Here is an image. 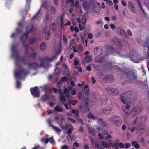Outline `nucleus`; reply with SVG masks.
Segmentation results:
<instances>
[{"mask_svg":"<svg viewBox=\"0 0 149 149\" xmlns=\"http://www.w3.org/2000/svg\"><path fill=\"white\" fill-rule=\"evenodd\" d=\"M36 38L34 36H32L29 38V42L30 44L33 43L36 40Z\"/></svg>","mask_w":149,"mask_h":149,"instance_id":"obj_36","label":"nucleus"},{"mask_svg":"<svg viewBox=\"0 0 149 149\" xmlns=\"http://www.w3.org/2000/svg\"><path fill=\"white\" fill-rule=\"evenodd\" d=\"M28 74L26 70L23 68H21L18 71H15V76L17 78H21L22 75H26Z\"/></svg>","mask_w":149,"mask_h":149,"instance_id":"obj_8","label":"nucleus"},{"mask_svg":"<svg viewBox=\"0 0 149 149\" xmlns=\"http://www.w3.org/2000/svg\"><path fill=\"white\" fill-rule=\"evenodd\" d=\"M107 89L108 92L112 95L116 96L119 94L118 91L115 88H108Z\"/></svg>","mask_w":149,"mask_h":149,"instance_id":"obj_12","label":"nucleus"},{"mask_svg":"<svg viewBox=\"0 0 149 149\" xmlns=\"http://www.w3.org/2000/svg\"><path fill=\"white\" fill-rule=\"evenodd\" d=\"M67 139L70 141H74L75 140V136H71V135H68L67 136Z\"/></svg>","mask_w":149,"mask_h":149,"instance_id":"obj_30","label":"nucleus"},{"mask_svg":"<svg viewBox=\"0 0 149 149\" xmlns=\"http://www.w3.org/2000/svg\"><path fill=\"white\" fill-rule=\"evenodd\" d=\"M128 7L130 10L132 12L135 13L136 10L135 8L133 3L131 1H129L128 3Z\"/></svg>","mask_w":149,"mask_h":149,"instance_id":"obj_20","label":"nucleus"},{"mask_svg":"<svg viewBox=\"0 0 149 149\" xmlns=\"http://www.w3.org/2000/svg\"><path fill=\"white\" fill-rule=\"evenodd\" d=\"M83 47L81 44L79 45V49H76V51H77V52L80 53L83 50Z\"/></svg>","mask_w":149,"mask_h":149,"instance_id":"obj_39","label":"nucleus"},{"mask_svg":"<svg viewBox=\"0 0 149 149\" xmlns=\"http://www.w3.org/2000/svg\"><path fill=\"white\" fill-rule=\"evenodd\" d=\"M45 94L43 95L41 97L42 100L43 101H45L47 100L48 98V96L47 94V89L46 87H45L43 88Z\"/></svg>","mask_w":149,"mask_h":149,"instance_id":"obj_22","label":"nucleus"},{"mask_svg":"<svg viewBox=\"0 0 149 149\" xmlns=\"http://www.w3.org/2000/svg\"><path fill=\"white\" fill-rule=\"evenodd\" d=\"M142 109L137 107H134L132 109L131 112V115L132 117L134 118L141 111Z\"/></svg>","mask_w":149,"mask_h":149,"instance_id":"obj_9","label":"nucleus"},{"mask_svg":"<svg viewBox=\"0 0 149 149\" xmlns=\"http://www.w3.org/2000/svg\"><path fill=\"white\" fill-rule=\"evenodd\" d=\"M120 31H119L121 35L125 37L126 36V32L123 29H120Z\"/></svg>","mask_w":149,"mask_h":149,"instance_id":"obj_44","label":"nucleus"},{"mask_svg":"<svg viewBox=\"0 0 149 149\" xmlns=\"http://www.w3.org/2000/svg\"><path fill=\"white\" fill-rule=\"evenodd\" d=\"M108 120L112 124L116 126L120 125L122 122L121 119L120 117L116 115H113L111 118H109Z\"/></svg>","mask_w":149,"mask_h":149,"instance_id":"obj_4","label":"nucleus"},{"mask_svg":"<svg viewBox=\"0 0 149 149\" xmlns=\"http://www.w3.org/2000/svg\"><path fill=\"white\" fill-rule=\"evenodd\" d=\"M16 31L17 33H20L22 31V28H17L16 29Z\"/></svg>","mask_w":149,"mask_h":149,"instance_id":"obj_63","label":"nucleus"},{"mask_svg":"<svg viewBox=\"0 0 149 149\" xmlns=\"http://www.w3.org/2000/svg\"><path fill=\"white\" fill-rule=\"evenodd\" d=\"M102 145L105 148H107L109 145L108 143H106L104 141H103L102 143Z\"/></svg>","mask_w":149,"mask_h":149,"instance_id":"obj_58","label":"nucleus"},{"mask_svg":"<svg viewBox=\"0 0 149 149\" xmlns=\"http://www.w3.org/2000/svg\"><path fill=\"white\" fill-rule=\"evenodd\" d=\"M37 55V54L36 53H32L29 56L31 58L34 59L36 58Z\"/></svg>","mask_w":149,"mask_h":149,"instance_id":"obj_41","label":"nucleus"},{"mask_svg":"<svg viewBox=\"0 0 149 149\" xmlns=\"http://www.w3.org/2000/svg\"><path fill=\"white\" fill-rule=\"evenodd\" d=\"M106 69H109L112 67L111 64L109 63H107L105 65Z\"/></svg>","mask_w":149,"mask_h":149,"instance_id":"obj_56","label":"nucleus"},{"mask_svg":"<svg viewBox=\"0 0 149 149\" xmlns=\"http://www.w3.org/2000/svg\"><path fill=\"white\" fill-rule=\"evenodd\" d=\"M84 91L85 93L87 95H89L90 94V89L88 84H86L84 86Z\"/></svg>","mask_w":149,"mask_h":149,"instance_id":"obj_25","label":"nucleus"},{"mask_svg":"<svg viewBox=\"0 0 149 149\" xmlns=\"http://www.w3.org/2000/svg\"><path fill=\"white\" fill-rule=\"evenodd\" d=\"M101 10L100 4L98 2H95L94 4V11L95 12L98 13Z\"/></svg>","mask_w":149,"mask_h":149,"instance_id":"obj_18","label":"nucleus"},{"mask_svg":"<svg viewBox=\"0 0 149 149\" xmlns=\"http://www.w3.org/2000/svg\"><path fill=\"white\" fill-rule=\"evenodd\" d=\"M69 48L70 49H73V51L75 52V53H77V51H76V49H75V47L74 46H73V43H70L69 46Z\"/></svg>","mask_w":149,"mask_h":149,"instance_id":"obj_46","label":"nucleus"},{"mask_svg":"<svg viewBox=\"0 0 149 149\" xmlns=\"http://www.w3.org/2000/svg\"><path fill=\"white\" fill-rule=\"evenodd\" d=\"M112 110L113 109L111 107H107L104 108L102 111L104 114L108 115L111 113Z\"/></svg>","mask_w":149,"mask_h":149,"instance_id":"obj_17","label":"nucleus"},{"mask_svg":"<svg viewBox=\"0 0 149 149\" xmlns=\"http://www.w3.org/2000/svg\"><path fill=\"white\" fill-rule=\"evenodd\" d=\"M72 113L76 116H78L79 115V111L78 110L73 109L72 110Z\"/></svg>","mask_w":149,"mask_h":149,"instance_id":"obj_45","label":"nucleus"},{"mask_svg":"<svg viewBox=\"0 0 149 149\" xmlns=\"http://www.w3.org/2000/svg\"><path fill=\"white\" fill-rule=\"evenodd\" d=\"M94 123L98 129V130L97 131L95 130V131H94V132H98V130L100 129V126L105 127L107 126L105 123L103 121L102 119L97 117L94 116Z\"/></svg>","mask_w":149,"mask_h":149,"instance_id":"obj_5","label":"nucleus"},{"mask_svg":"<svg viewBox=\"0 0 149 149\" xmlns=\"http://www.w3.org/2000/svg\"><path fill=\"white\" fill-rule=\"evenodd\" d=\"M57 54H56V55L52 57L51 58H49L48 57H45L43 58H42L41 60V62H42V64L41 65H43V62L44 61L45 63L48 62V65H49V62L51 61L52 60L54 59H57Z\"/></svg>","mask_w":149,"mask_h":149,"instance_id":"obj_13","label":"nucleus"},{"mask_svg":"<svg viewBox=\"0 0 149 149\" xmlns=\"http://www.w3.org/2000/svg\"><path fill=\"white\" fill-rule=\"evenodd\" d=\"M85 60L87 62H90L91 61V58L90 56L86 55L85 57Z\"/></svg>","mask_w":149,"mask_h":149,"instance_id":"obj_40","label":"nucleus"},{"mask_svg":"<svg viewBox=\"0 0 149 149\" xmlns=\"http://www.w3.org/2000/svg\"><path fill=\"white\" fill-rule=\"evenodd\" d=\"M55 118V120L58 123H63L64 120V118L62 116H56Z\"/></svg>","mask_w":149,"mask_h":149,"instance_id":"obj_24","label":"nucleus"},{"mask_svg":"<svg viewBox=\"0 0 149 149\" xmlns=\"http://www.w3.org/2000/svg\"><path fill=\"white\" fill-rule=\"evenodd\" d=\"M57 23L60 24L61 29H63L64 27L63 23L64 20V17L61 15L60 16L58 17L57 18Z\"/></svg>","mask_w":149,"mask_h":149,"instance_id":"obj_14","label":"nucleus"},{"mask_svg":"<svg viewBox=\"0 0 149 149\" xmlns=\"http://www.w3.org/2000/svg\"><path fill=\"white\" fill-rule=\"evenodd\" d=\"M133 95V92L131 91H128L123 93L120 95V100L122 102L125 104L127 103L128 99L130 98Z\"/></svg>","mask_w":149,"mask_h":149,"instance_id":"obj_3","label":"nucleus"},{"mask_svg":"<svg viewBox=\"0 0 149 149\" xmlns=\"http://www.w3.org/2000/svg\"><path fill=\"white\" fill-rule=\"evenodd\" d=\"M102 52V48L101 46H98L95 47L94 50V54L97 58H95V62L101 63L102 61V59L100 58L99 60H96L97 58H99Z\"/></svg>","mask_w":149,"mask_h":149,"instance_id":"obj_6","label":"nucleus"},{"mask_svg":"<svg viewBox=\"0 0 149 149\" xmlns=\"http://www.w3.org/2000/svg\"><path fill=\"white\" fill-rule=\"evenodd\" d=\"M73 127L72 126L71 128L68 129L67 131V133L69 134H70L72 133V130H73Z\"/></svg>","mask_w":149,"mask_h":149,"instance_id":"obj_57","label":"nucleus"},{"mask_svg":"<svg viewBox=\"0 0 149 149\" xmlns=\"http://www.w3.org/2000/svg\"><path fill=\"white\" fill-rule=\"evenodd\" d=\"M51 29L53 31H55L56 30V24L54 22L52 23V24Z\"/></svg>","mask_w":149,"mask_h":149,"instance_id":"obj_38","label":"nucleus"},{"mask_svg":"<svg viewBox=\"0 0 149 149\" xmlns=\"http://www.w3.org/2000/svg\"><path fill=\"white\" fill-rule=\"evenodd\" d=\"M105 139L106 140H107L109 139H111V135H109L108 133L105 136Z\"/></svg>","mask_w":149,"mask_h":149,"instance_id":"obj_61","label":"nucleus"},{"mask_svg":"<svg viewBox=\"0 0 149 149\" xmlns=\"http://www.w3.org/2000/svg\"><path fill=\"white\" fill-rule=\"evenodd\" d=\"M39 11L40 10H39L36 13V14L31 19V20H33L35 19H36V17H37V16H38V14L39 13Z\"/></svg>","mask_w":149,"mask_h":149,"instance_id":"obj_59","label":"nucleus"},{"mask_svg":"<svg viewBox=\"0 0 149 149\" xmlns=\"http://www.w3.org/2000/svg\"><path fill=\"white\" fill-rule=\"evenodd\" d=\"M50 92H53L55 93H57L58 92V89L55 88H52L50 89Z\"/></svg>","mask_w":149,"mask_h":149,"instance_id":"obj_47","label":"nucleus"},{"mask_svg":"<svg viewBox=\"0 0 149 149\" xmlns=\"http://www.w3.org/2000/svg\"><path fill=\"white\" fill-rule=\"evenodd\" d=\"M107 96L105 95H101L100 98V101L102 105H105L107 103Z\"/></svg>","mask_w":149,"mask_h":149,"instance_id":"obj_19","label":"nucleus"},{"mask_svg":"<svg viewBox=\"0 0 149 149\" xmlns=\"http://www.w3.org/2000/svg\"><path fill=\"white\" fill-rule=\"evenodd\" d=\"M144 45L145 46H146L148 48H149V36L148 37L147 39L146 42L145 44Z\"/></svg>","mask_w":149,"mask_h":149,"instance_id":"obj_54","label":"nucleus"},{"mask_svg":"<svg viewBox=\"0 0 149 149\" xmlns=\"http://www.w3.org/2000/svg\"><path fill=\"white\" fill-rule=\"evenodd\" d=\"M30 91L32 95L35 97H38L40 96V93L38 88L35 86L34 88H31Z\"/></svg>","mask_w":149,"mask_h":149,"instance_id":"obj_10","label":"nucleus"},{"mask_svg":"<svg viewBox=\"0 0 149 149\" xmlns=\"http://www.w3.org/2000/svg\"><path fill=\"white\" fill-rule=\"evenodd\" d=\"M122 108L124 115L126 117L128 116L130 113L129 111H126V110L125 109V106H122Z\"/></svg>","mask_w":149,"mask_h":149,"instance_id":"obj_32","label":"nucleus"},{"mask_svg":"<svg viewBox=\"0 0 149 149\" xmlns=\"http://www.w3.org/2000/svg\"><path fill=\"white\" fill-rule=\"evenodd\" d=\"M88 98H86L84 100V103L81 104L80 108L83 112H87L89 110L88 106Z\"/></svg>","mask_w":149,"mask_h":149,"instance_id":"obj_7","label":"nucleus"},{"mask_svg":"<svg viewBox=\"0 0 149 149\" xmlns=\"http://www.w3.org/2000/svg\"><path fill=\"white\" fill-rule=\"evenodd\" d=\"M111 40L113 42L118 46L119 48H122V45L120 42V41L117 37H114Z\"/></svg>","mask_w":149,"mask_h":149,"instance_id":"obj_16","label":"nucleus"},{"mask_svg":"<svg viewBox=\"0 0 149 149\" xmlns=\"http://www.w3.org/2000/svg\"><path fill=\"white\" fill-rule=\"evenodd\" d=\"M31 0H26V6L28 8V10H27V12L29 10L30 8V3L31 2Z\"/></svg>","mask_w":149,"mask_h":149,"instance_id":"obj_48","label":"nucleus"},{"mask_svg":"<svg viewBox=\"0 0 149 149\" xmlns=\"http://www.w3.org/2000/svg\"><path fill=\"white\" fill-rule=\"evenodd\" d=\"M46 48V45L44 42H42L41 43L40 49L41 50H44Z\"/></svg>","mask_w":149,"mask_h":149,"instance_id":"obj_42","label":"nucleus"},{"mask_svg":"<svg viewBox=\"0 0 149 149\" xmlns=\"http://www.w3.org/2000/svg\"><path fill=\"white\" fill-rule=\"evenodd\" d=\"M68 81V79L67 78L65 77H63L61 78V80L60 81L62 82H65Z\"/></svg>","mask_w":149,"mask_h":149,"instance_id":"obj_55","label":"nucleus"},{"mask_svg":"<svg viewBox=\"0 0 149 149\" xmlns=\"http://www.w3.org/2000/svg\"><path fill=\"white\" fill-rule=\"evenodd\" d=\"M131 144L132 146L136 148H139L140 147L139 145L137 143L136 141H133L132 142Z\"/></svg>","mask_w":149,"mask_h":149,"instance_id":"obj_34","label":"nucleus"},{"mask_svg":"<svg viewBox=\"0 0 149 149\" xmlns=\"http://www.w3.org/2000/svg\"><path fill=\"white\" fill-rule=\"evenodd\" d=\"M36 29L34 27L33 24L32 23L29 24L26 28V32L23 34L20 38V40L22 44H26V40L28 38L29 33H30L35 31Z\"/></svg>","mask_w":149,"mask_h":149,"instance_id":"obj_1","label":"nucleus"},{"mask_svg":"<svg viewBox=\"0 0 149 149\" xmlns=\"http://www.w3.org/2000/svg\"><path fill=\"white\" fill-rule=\"evenodd\" d=\"M49 141L52 144H54V140L52 137H50L48 139Z\"/></svg>","mask_w":149,"mask_h":149,"instance_id":"obj_60","label":"nucleus"},{"mask_svg":"<svg viewBox=\"0 0 149 149\" xmlns=\"http://www.w3.org/2000/svg\"><path fill=\"white\" fill-rule=\"evenodd\" d=\"M51 33L49 30L47 31L45 34V38L46 40L50 38Z\"/></svg>","mask_w":149,"mask_h":149,"instance_id":"obj_37","label":"nucleus"},{"mask_svg":"<svg viewBox=\"0 0 149 149\" xmlns=\"http://www.w3.org/2000/svg\"><path fill=\"white\" fill-rule=\"evenodd\" d=\"M60 69L57 68H56L55 70L54 73L55 74L58 75L60 74Z\"/></svg>","mask_w":149,"mask_h":149,"instance_id":"obj_50","label":"nucleus"},{"mask_svg":"<svg viewBox=\"0 0 149 149\" xmlns=\"http://www.w3.org/2000/svg\"><path fill=\"white\" fill-rule=\"evenodd\" d=\"M61 149H68V146L66 145H63L61 147Z\"/></svg>","mask_w":149,"mask_h":149,"instance_id":"obj_64","label":"nucleus"},{"mask_svg":"<svg viewBox=\"0 0 149 149\" xmlns=\"http://www.w3.org/2000/svg\"><path fill=\"white\" fill-rule=\"evenodd\" d=\"M51 11L52 13L54 15H55L56 14V8L54 7H52L51 8Z\"/></svg>","mask_w":149,"mask_h":149,"instance_id":"obj_49","label":"nucleus"},{"mask_svg":"<svg viewBox=\"0 0 149 149\" xmlns=\"http://www.w3.org/2000/svg\"><path fill=\"white\" fill-rule=\"evenodd\" d=\"M52 128L57 132H60L61 131V130L57 127L53 126Z\"/></svg>","mask_w":149,"mask_h":149,"instance_id":"obj_52","label":"nucleus"},{"mask_svg":"<svg viewBox=\"0 0 149 149\" xmlns=\"http://www.w3.org/2000/svg\"><path fill=\"white\" fill-rule=\"evenodd\" d=\"M130 57L131 59L135 62L139 63L140 61V60L137 58V56L136 54H131Z\"/></svg>","mask_w":149,"mask_h":149,"instance_id":"obj_23","label":"nucleus"},{"mask_svg":"<svg viewBox=\"0 0 149 149\" xmlns=\"http://www.w3.org/2000/svg\"><path fill=\"white\" fill-rule=\"evenodd\" d=\"M106 77V81H109L111 82L113 81L114 79V77L112 76L107 75Z\"/></svg>","mask_w":149,"mask_h":149,"instance_id":"obj_33","label":"nucleus"},{"mask_svg":"<svg viewBox=\"0 0 149 149\" xmlns=\"http://www.w3.org/2000/svg\"><path fill=\"white\" fill-rule=\"evenodd\" d=\"M82 7L86 10L88 11L90 9H92L93 7V4L91 3H89L88 5H87V3L84 1L82 5Z\"/></svg>","mask_w":149,"mask_h":149,"instance_id":"obj_15","label":"nucleus"},{"mask_svg":"<svg viewBox=\"0 0 149 149\" xmlns=\"http://www.w3.org/2000/svg\"><path fill=\"white\" fill-rule=\"evenodd\" d=\"M54 111L56 112H61L63 111L62 108L59 106H56L54 108Z\"/></svg>","mask_w":149,"mask_h":149,"instance_id":"obj_29","label":"nucleus"},{"mask_svg":"<svg viewBox=\"0 0 149 149\" xmlns=\"http://www.w3.org/2000/svg\"><path fill=\"white\" fill-rule=\"evenodd\" d=\"M59 99L60 101L62 102V104H63V102H66V98L63 95H61L59 97Z\"/></svg>","mask_w":149,"mask_h":149,"instance_id":"obj_31","label":"nucleus"},{"mask_svg":"<svg viewBox=\"0 0 149 149\" xmlns=\"http://www.w3.org/2000/svg\"><path fill=\"white\" fill-rule=\"evenodd\" d=\"M107 132L106 131H104L102 134H101V133H99L98 135L99 136V138L100 139H103L104 137H105V136L107 134Z\"/></svg>","mask_w":149,"mask_h":149,"instance_id":"obj_27","label":"nucleus"},{"mask_svg":"<svg viewBox=\"0 0 149 149\" xmlns=\"http://www.w3.org/2000/svg\"><path fill=\"white\" fill-rule=\"evenodd\" d=\"M12 56H14L16 54L15 47L14 46H13L12 47Z\"/></svg>","mask_w":149,"mask_h":149,"instance_id":"obj_51","label":"nucleus"},{"mask_svg":"<svg viewBox=\"0 0 149 149\" xmlns=\"http://www.w3.org/2000/svg\"><path fill=\"white\" fill-rule=\"evenodd\" d=\"M22 59L25 65H28V67L30 69L36 70L41 67H43L44 68H47L48 67V62L45 63L44 61H43L42 65H41L42 63L41 62V64L40 65H39L38 64L35 63H31L28 64L27 62L25 61V57H22Z\"/></svg>","mask_w":149,"mask_h":149,"instance_id":"obj_2","label":"nucleus"},{"mask_svg":"<svg viewBox=\"0 0 149 149\" xmlns=\"http://www.w3.org/2000/svg\"><path fill=\"white\" fill-rule=\"evenodd\" d=\"M63 93L65 95L67 98H69L70 96V94L68 89L66 88H64Z\"/></svg>","mask_w":149,"mask_h":149,"instance_id":"obj_26","label":"nucleus"},{"mask_svg":"<svg viewBox=\"0 0 149 149\" xmlns=\"http://www.w3.org/2000/svg\"><path fill=\"white\" fill-rule=\"evenodd\" d=\"M25 48V53L26 54H27L28 53L29 47L26 44L23 45Z\"/></svg>","mask_w":149,"mask_h":149,"instance_id":"obj_43","label":"nucleus"},{"mask_svg":"<svg viewBox=\"0 0 149 149\" xmlns=\"http://www.w3.org/2000/svg\"><path fill=\"white\" fill-rule=\"evenodd\" d=\"M21 86V83L20 82L17 80L16 82V87L17 88H19Z\"/></svg>","mask_w":149,"mask_h":149,"instance_id":"obj_62","label":"nucleus"},{"mask_svg":"<svg viewBox=\"0 0 149 149\" xmlns=\"http://www.w3.org/2000/svg\"><path fill=\"white\" fill-rule=\"evenodd\" d=\"M127 78L130 82H132L133 81L136 79V75L131 71L128 70L127 72Z\"/></svg>","mask_w":149,"mask_h":149,"instance_id":"obj_11","label":"nucleus"},{"mask_svg":"<svg viewBox=\"0 0 149 149\" xmlns=\"http://www.w3.org/2000/svg\"><path fill=\"white\" fill-rule=\"evenodd\" d=\"M107 52L109 54H111L114 52V49L113 47L109 45L106 46Z\"/></svg>","mask_w":149,"mask_h":149,"instance_id":"obj_21","label":"nucleus"},{"mask_svg":"<svg viewBox=\"0 0 149 149\" xmlns=\"http://www.w3.org/2000/svg\"><path fill=\"white\" fill-rule=\"evenodd\" d=\"M68 103L69 106H71L72 105H75L77 104V101L76 100H69L68 101Z\"/></svg>","mask_w":149,"mask_h":149,"instance_id":"obj_35","label":"nucleus"},{"mask_svg":"<svg viewBox=\"0 0 149 149\" xmlns=\"http://www.w3.org/2000/svg\"><path fill=\"white\" fill-rule=\"evenodd\" d=\"M48 123L49 124V126L51 127L52 128L53 126H54L52 123L51 120L50 119L48 118L47 120Z\"/></svg>","mask_w":149,"mask_h":149,"instance_id":"obj_53","label":"nucleus"},{"mask_svg":"<svg viewBox=\"0 0 149 149\" xmlns=\"http://www.w3.org/2000/svg\"><path fill=\"white\" fill-rule=\"evenodd\" d=\"M63 69H64V73L66 74H69V69L67 68V66L65 64H63Z\"/></svg>","mask_w":149,"mask_h":149,"instance_id":"obj_28","label":"nucleus"}]
</instances>
